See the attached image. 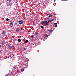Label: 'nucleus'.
<instances>
[{
  "mask_svg": "<svg viewBox=\"0 0 76 76\" xmlns=\"http://www.w3.org/2000/svg\"><path fill=\"white\" fill-rule=\"evenodd\" d=\"M31 37L32 38H34V35H31Z\"/></svg>",
  "mask_w": 76,
  "mask_h": 76,
  "instance_id": "ddd939ff",
  "label": "nucleus"
},
{
  "mask_svg": "<svg viewBox=\"0 0 76 76\" xmlns=\"http://www.w3.org/2000/svg\"><path fill=\"white\" fill-rule=\"evenodd\" d=\"M49 31H50V32H49V33L50 34H51L52 32H53V31L51 30H49Z\"/></svg>",
  "mask_w": 76,
  "mask_h": 76,
  "instance_id": "9b49d317",
  "label": "nucleus"
},
{
  "mask_svg": "<svg viewBox=\"0 0 76 76\" xmlns=\"http://www.w3.org/2000/svg\"><path fill=\"white\" fill-rule=\"evenodd\" d=\"M13 2H7L6 4L8 6H11Z\"/></svg>",
  "mask_w": 76,
  "mask_h": 76,
  "instance_id": "f257e3e1",
  "label": "nucleus"
},
{
  "mask_svg": "<svg viewBox=\"0 0 76 76\" xmlns=\"http://www.w3.org/2000/svg\"><path fill=\"white\" fill-rule=\"evenodd\" d=\"M35 35L36 37H37V36H38V32H37L35 33Z\"/></svg>",
  "mask_w": 76,
  "mask_h": 76,
  "instance_id": "0eeeda50",
  "label": "nucleus"
},
{
  "mask_svg": "<svg viewBox=\"0 0 76 76\" xmlns=\"http://www.w3.org/2000/svg\"><path fill=\"white\" fill-rule=\"evenodd\" d=\"M23 20H20L18 21V23H19L20 25H22V24H23Z\"/></svg>",
  "mask_w": 76,
  "mask_h": 76,
  "instance_id": "7ed1b4c3",
  "label": "nucleus"
},
{
  "mask_svg": "<svg viewBox=\"0 0 76 76\" xmlns=\"http://www.w3.org/2000/svg\"><path fill=\"white\" fill-rule=\"evenodd\" d=\"M28 40H26V42H26V43H27V42H28Z\"/></svg>",
  "mask_w": 76,
  "mask_h": 76,
  "instance_id": "dca6fc26",
  "label": "nucleus"
},
{
  "mask_svg": "<svg viewBox=\"0 0 76 76\" xmlns=\"http://www.w3.org/2000/svg\"><path fill=\"white\" fill-rule=\"evenodd\" d=\"M18 42H21V39H18Z\"/></svg>",
  "mask_w": 76,
  "mask_h": 76,
  "instance_id": "f8f14e48",
  "label": "nucleus"
},
{
  "mask_svg": "<svg viewBox=\"0 0 76 76\" xmlns=\"http://www.w3.org/2000/svg\"><path fill=\"white\" fill-rule=\"evenodd\" d=\"M10 26H13V23L12 22H11L10 23Z\"/></svg>",
  "mask_w": 76,
  "mask_h": 76,
  "instance_id": "6e6552de",
  "label": "nucleus"
},
{
  "mask_svg": "<svg viewBox=\"0 0 76 76\" xmlns=\"http://www.w3.org/2000/svg\"><path fill=\"white\" fill-rule=\"evenodd\" d=\"M55 24H56V25H57V23H55Z\"/></svg>",
  "mask_w": 76,
  "mask_h": 76,
  "instance_id": "4be33fe9",
  "label": "nucleus"
},
{
  "mask_svg": "<svg viewBox=\"0 0 76 76\" xmlns=\"http://www.w3.org/2000/svg\"><path fill=\"white\" fill-rule=\"evenodd\" d=\"M17 24H18V23H17V22H15V23L14 25H17Z\"/></svg>",
  "mask_w": 76,
  "mask_h": 76,
  "instance_id": "a211bd4d",
  "label": "nucleus"
},
{
  "mask_svg": "<svg viewBox=\"0 0 76 76\" xmlns=\"http://www.w3.org/2000/svg\"><path fill=\"white\" fill-rule=\"evenodd\" d=\"M15 47V45L13 46H8V48H9L10 49H12L13 47Z\"/></svg>",
  "mask_w": 76,
  "mask_h": 76,
  "instance_id": "39448f33",
  "label": "nucleus"
},
{
  "mask_svg": "<svg viewBox=\"0 0 76 76\" xmlns=\"http://www.w3.org/2000/svg\"><path fill=\"white\" fill-rule=\"evenodd\" d=\"M55 27H56H56L57 26V24H55Z\"/></svg>",
  "mask_w": 76,
  "mask_h": 76,
  "instance_id": "aec40b11",
  "label": "nucleus"
},
{
  "mask_svg": "<svg viewBox=\"0 0 76 76\" xmlns=\"http://www.w3.org/2000/svg\"><path fill=\"white\" fill-rule=\"evenodd\" d=\"M11 57V56H7V58H9V57Z\"/></svg>",
  "mask_w": 76,
  "mask_h": 76,
  "instance_id": "412c9836",
  "label": "nucleus"
},
{
  "mask_svg": "<svg viewBox=\"0 0 76 76\" xmlns=\"http://www.w3.org/2000/svg\"><path fill=\"white\" fill-rule=\"evenodd\" d=\"M6 20H7V21H9V18H7L6 19Z\"/></svg>",
  "mask_w": 76,
  "mask_h": 76,
  "instance_id": "4468645a",
  "label": "nucleus"
},
{
  "mask_svg": "<svg viewBox=\"0 0 76 76\" xmlns=\"http://www.w3.org/2000/svg\"><path fill=\"white\" fill-rule=\"evenodd\" d=\"M51 20L52 21H53V20H56V18L54 17H52L51 18Z\"/></svg>",
  "mask_w": 76,
  "mask_h": 76,
  "instance_id": "20e7f679",
  "label": "nucleus"
},
{
  "mask_svg": "<svg viewBox=\"0 0 76 76\" xmlns=\"http://www.w3.org/2000/svg\"><path fill=\"white\" fill-rule=\"evenodd\" d=\"M24 50H26L25 48H24Z\"/></svg>",
  "mask_w": 76,
  "mask_h": 76,
  "instance_id": "b1692460",
  "label": "nucleus"
},
{
  "mask_svg": "<svg viewBox=\"0 0 76 76\" xmlns=\"http://www.w3.org/2000/svg\"><path fill=\"white\" fill-rule=\"evenodd\" d=\"M47 37H48V35Z\"/></svg>",
  "mask_w": 76,
  "mask_h": 76,
  "instance_id": "5701e85b",
  "label": "nucleus"
},
{
  "mask_svg": "<svg viewBox=\"0 0 76 76\" xmlns=\"http://www.w3.org/2000/svg\"><path fill=\"white\" fill-rule=\"evenodd\" d=\"M7 2H13L12 0H7Z\"/></svg>",
  "mask_w": 76,
  "mask_h": 76,
  "instance_id": "9d476101",
  "label": "nucleus"
},
{
  "mask_svg": "<svg viewBox=\"0 0 76 76\" xmlns=\"http://www.w3.org/2000/svg\"><path fill=\"white\" fill-rule=\"evenodd\" d=\"M22 72H23L24 71V69H23L21 70Z\"/></svg>",
  "mask_w": 76,
  "mask_h": 76,
  "instance_id": "6ab92c4d",
  "label": "nucleus"
},
{
  "mask_svg": "<svg viewBox=\"0 0 76 76\" xmlns=\"http://www.w3.org/2000/svg\"><path fill=\"white\" fill-rule=\"evenodd\" d=\"M2 34H4L5 33V31L4 30L3 31H2Z\"/></svg>",
  "mask_w": 76,
  "mask_h": 76,
  "instance_id": "1a4fd4ad",
  "label": "nucleus"
},
{
  "mask_svg": "<svg viewBox=\"0 0 76 76\" xmlns=\"http://www.w3.org/2000/svg\"><path fill=\"white\" fill-rule=\"evenodd\" d=\"M44 23L45 24H46L47 25H49L50 24V23L48 22V21H47L46 20H44L42 22V23Z\"/></svg>",
  "mask_w": 76,
  "mask_h": 76,
  "instance_id": "f03ea898",
  "label": "nucleus"
},
{
  "mask_svg": "<svg viewBox=\"0 0 76 76\" xmlns=\"http://www.w3.org/2000/svg\"><path fill=\"white\" fill-rule=\"evenodd\" d=\"M41 28H44V26H41Z\"/></svg>",
  "mask_w": 76,
  "mask_h": 76,
  "instance_id": "f3484780",
  "label": "nucleus"
},
{
  "mask_svg": "<svg viewBox=\"0 0 76 76\" xmlns=\"http://www.w3.org/2000/svg\"><path fill=\"white\" fill-rule=\"evenodd\" d=\"M20 28H17L16 30V32H20Z\"/></svg>",
  "mask_w": 76,
  "mask_h": 76,
  "instance_id": "423d86ee",
  "label": "nucleus"
},
{
  "mask_svg": "<svg viewBox=\"0 0 76 76\" xmlns=\"http://www.w3.org/2000/svg\"><path fill=\"white\" fill-rule=\"evenodd\" d=\"M52 16H53V15H51V14H50V15H49V17H52Z\"/></svg>",
  "mask_w": 76,
  "mask_h": 76,
  "instance_id": "2eb2a0df",
  "label": "nucleus"
}]
</instances>
